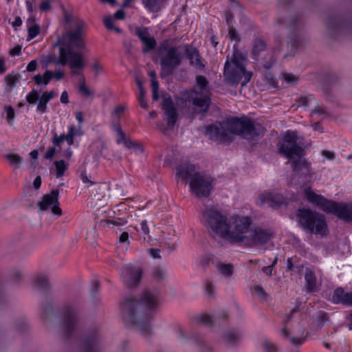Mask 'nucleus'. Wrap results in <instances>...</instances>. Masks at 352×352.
<instances>
[{
    "label": "nucleus",
    "mask_w": 352,
    "mask_h": 352,
    "mask_svg": "<svg viewBox=\"0 0 352 352\" xmlns=\"http://www.w3.org/2000/svg\"><path fill=\"white\" fill-rule=\"evenodd\" d=\"M159 289H146L139 300L126 298L120 307V314L126 327L133 329L146 338L153 333V311L160 304Z\"/></svg>",
    "instance_id": "nucleus-1"
},
{
    "label": "nucleus",
    "mask_w": 352,
    "mask_h": 352,
    "mask_svg": "<svg viewBox=\"0 0 352 352\" xmlns=\"http://www.w3.org/2000/svg\"><path fill=\"white\" fill-rule=\"evenodd\" d=\"M259 124L247 116L232 117L222 122H215L204 126V135L217 144L230 143L232 135L248 141L258 140L262 130Z\"/></svg>",
    "instance_id": "nucleus-2"
},
{
    "label": "nucleus",
    "mask_w": 352,
    "mask_h": 352,
    "mask_svg": "<svg viewBox=\"0 0 352 352\" xmlns=\"http://www.w3.org/2000/svg\"><path fill=\"white\" fill-rule=\"evenodd\" d=\"M83 22L77 23L74 31H67L64 35V45L59 48H63L66 56L69 59V67L71 69H82L84 62L81 53L75 50H83L85 48V43L82 37Z\"/></svg>",
    "instance_id": "nucleus-3"
},
{
    "label": "nucleus",
    "mask_w": 352,
    "mask_h": 352,
    "mask_svg": "<svg viewBox=\"0 0 352 352\" xmlns=\"http://www.w3.org/2000/svg\"><path fill=\"white\" fill-rule=\"evenodd\" d=\"M306 199L316 204L320 209L327 213L335 214L344 222H352V204L338 203L329 200L311 190L310 188L305 190Z\"/></svg>",
    "instance_id": "nucleus-4"
},
{
    "label": "nucleus",
    "mask_w": 352,
    "mask_h": 352,
    "mask_svg": "<svg viewBox=\"0 0 352 352\" xmlns=\"http://www.w3.org/2000/svg\"><path fill=\"white\" fill-rule=\"evenodd\" d=\"M223 76L226 82L231 86H236L241 81V87H244L250 82L252 74L246 71L244 58L239 50L234 52L231 61L228 58L226 61Z\"/></svg>",
    "instance_id": "nucleus-5"
},
{
    "label": "nucleus",
    "mask_w": 352,
    "mask_h": 352,
    "mask_svg": "<svg viewBox=\"0 0 352 352\" xmlns=\"http://www.w3.org/2000/svg\"><path fill=\"white\" fill-rule=\"evenodd\" d=\"M296 216L300 227L311 234L322 236L327 234V225L324 214L307 208H299Z\"/></svg>",
    "instance_id": "nucleus-6"
},
{
    "label": "nucleus",
    "mask_w": 352,
    "mask_h": 352,
    "mask_svg": "<svg viewBox=\"0 0 352 352\" xmlns=\"http://www.w3.org/2000/svg\"><path fill=\"white\" fill-rule=\"evenodd\" d=\"M229 220L226 214L213 206H206L201 219L211 235L223 239L228 235Z\"/></svg>",
    "instance_id": "nucleus-7"
},
{
    "label": "nucleus",
    "mask_w": 352,
    "mask_h": 352,
    "mask_svg": "<svg viewBox=\"0 0 352 352\" xmlns=\"http://www.w3.org/2000/svg\"><path fill=\"white\" fill-rule=\"evenodd\" d=\"M178 50V46H169L166 43L161 44L159 47L158 54L161 65L160 76L161 78L173 76L175 70L181 65L184 54Z\"/></svg>",
    "instance_id": "nucleus-8"
},
{
    "label": "nucleus",
    "mask_w": 352,
    "mask_h": 352,
    "mask_svg": "<svg viewBox=\"0 0 352 352\" xmlns=\"http://www.w3.org/2000/svg\"><path fill=\"white\" fill-rule=\"evenodd\" d=\"M252 219L248 216L236 215L232 217V221L229 220V227L228 228V235L225 236L224 239L237 243H243L248 239L250 226Z\"/></svg>",
    "instance_id": "nucleus-9"
},
{
    "label": "nucleus",
    "mask_w": 352,
    "mask_h": 352,
    "mask_svg": "<svg viewBox=\"0 0 352 352\" xmlns=\"http://www.w3.org/2000/svg\"><path fill=\"white\" fill-rule=\"evenodd\" d=\"M301 140L302 138L298 136L296 131H286L278 143L279 153L289 160H292L299 154H305Z\"/></svg>",
    "instance_id": "nucleus-10"
},
{
    "label": "nucleus",
    "mask_w": 352,
    "mask_h": 352,
    "mask_svg": "<svg viewBox=\"0 0 352 352\" xmlns=\"http://www.w3.org/2000/svg\"><path fill=\"white\" fill-rule=\"evenodd\" d=\"M80 303L77 300L66 303L61 315V328L65 337H70L75 331L78 321Z\"/></svg>",
    "instance_id": "nucleus-11"
},
{
    "label": "nucleus",
    "mask_w": 352,
    "mask_h": 352,
    "mask_svg": "<svg viewBox=\"0 0 352 352\" xmlns=\"http://www.w3.org/2000/svg\"><path fill=\"white\" fill-rule=\"evenodd\" d=\"M190 190L193 194L199 198H208L212 190V178L199 173L195 175L189 182Z\"/></svg>",
    "instance_id": "nucleus-12"
},
{
    "label": "nucleus",
    "mask_w": 352,
    "mask_h": 352,
    "mask_svg": "<svg viewBox=\"0 0 352 352\" xmlns=\"http://www.w3.org/2000/svg\"><path fill=\"white\" fill-rule=\"evenodd\" d=\"M299 21L300 16L297 14L292 16L287 24L289 29L287 47L289 50L288 52L283 55L284 58H287L289 56H294L302 43V39L298 31V23Z\"/></svg>",
    "instance_id": "nucleus-13"
},
{
    "label": "nucleus",
    "mask_w": 352,
    "mask_h": 352,
    "mask_svg": "<svg viewBox=\"0 0 352 352\" xmlns=\"http://www.w3.org/2000/svg\"><path fill=\"white\" fill-rule=\"evenodd\" d=\"M274 232L270 228L254 226L250 229L244 244L250 247L261 246L267 243L273 237Z\"/></svg>",
    "instance_id": "nucleus-14"
},
{
    "label": "nucleus",
    "mask_w": 352,
    "mask_h": 352,
    "mask_svg": "<svg viewBox=\"0 0 352 352\" xmlns=\"http://www.w3.org/2000/svg\"><path fill=\"white\" fill-rule=\"evenodd\" d=\"M189 102L193 106L195 113L205 116L208 113L211 104V98L208 94H204L195 89L190 90L188 95Z\"/></svg>",
    "instance_id": "nucleus-15"
},
{
    "label": "nucleus",
    "mask_w": 352,
    "mask_h": 352,
    "mask_svg": "<svg viewBox=\"0 0 352 352\" xmlns=\"http://www.w3.org/2000/svg\"><path fill=\"white\" fill-rule=\"evenodd\" d=\"M56 96L54 91H44L41 96L36 89H32L27 96L26 101L28 106L34 105L38 101L36 111L39 113H44L47 111L48 102Z\"/></svg>",
    "instance_id": "nucleus-16"
},
{
    "label": "nucleus",
    "mask_w": 352,
    "mask_h": 352,
    "mask_svg": "<svg viewBox=\"0 0 352 352\" xmlns=\"http://www.w3.org/2000/svg\"><path fill=\"white\" fill-rule=\"evenodd\" d=\"M102 340L98 328L91 329L87 333L81 345L82 352H102Z\"/></svg>",
    "instance_id": "nucleus-17"
},
{
    "label": "nucleus",
    "mask_w": 352,
    "mask_h": 352,
    "mask_svg": "<svg viewBox=\"0 0 352 352\" xmlns=\"http://www.w3.org/2000/svg\"><path fill=\"white\" fill-rule=\"evenodd\" d=\"M143 270L133 264L126 265L121 270V278L124 284L129 288L137 287L141 282Z\"/></svg>",
    "instance_id": "nucleus-18"
},
{
    "label": "nucleus",
    "mask_w": 352,
    "mask_h": 352,
    "mask_svg": "<svg viewBox=\"0 0 352 352\" xmlns=\"http://www.w3.org/2000/svg\"><path fill=\"white\" fill-rule=\"evenodd\" d=\"M59 190L53 189L50 193L45 195L42 200L38 201L37 206L39 207L41 210H47L50 208H52V213L58 217L62 214V210L59 207Z\"/></svg>",
    "instance_id": "nucleus-19"
},
{
    "label": "nucleus",
    "mask_w": 352,
    "mask_h": 352,
    "mask_svg": "<svg viewBox=\"0 0 352 352\" xmlns=\"http://www.w3.org/2000/svg\"><path fill=\"white\" fill-rule=\"evenodd\" d=\"M303 155L304 154H299L292 160L289 161L292 162V170L296 175L303 176L307 179L308 177H311V163L304 158Z\"/></svg>",
    "instance_id": "nucleus-20"
},
{
    "label": "nucleus",
    "mask_w": 352,
    "mask_h": 352,
    "mask_svg": "<svg viewBox=\"0 0 352 352\" xmlns=\"http://www.w3.org/2000/svg\"><path fill=\"white\" fill-rule=\"evenodd\" d=\"M135 34L144 45L142 49L144 54L155 49L157 46L156 40L151 36L147 28L137 27L135 30Z\"/></svg>",
    "instance_id": "nucleus-21"
},
{
    "label": "nucleus",
    "mask_w": 352,
    "mask_h": 352,
    "mask_svg": "<svg viewBox=\"0 0 352 352\" xmlns=\"http://www.w3.org/2000/svg\"><path fill=\"white\" fill-rule=\"evenodd\" d=\"M228 318V313L226 310L217 311L213 318L206 314H200L194 317V320L199 324L211 326L214 324H220Z\"/></svg>",
    "instance_id": "nucleus-22"
},
{
    "label": "nucleus",
    "mask_w": 352,
    "mask_h": 352,
    "mask_svg": "<svg viewBox=\"0 0 352 352\" xmlns=\"http://www.w3.org/2000/svg\"><path fill=\"white\" fill-rule=\"evenodd\" d=\"M162 109L164 110L165 115L166 116L168 127L173 129L178 119V113L170 97L164 98Z\"/></svg>",
    "instance_id": "nucleus-23"
},
{
    "label": "nucleus",
    "mask_w": 352,
    "mask_h": 352,
    "mask_svg": "<svg viewBox=\"0 0 352 352\" xmlns=\"http://www.w3.org/2000/svg\"><path fill=\"white\" fill-rule=\"evenodd\" d=\"M243 331L236 328L225 331L221 336V341L227 347H234L239 344L243 338Z\"/></svg>",
    "instance_id": "nucleus-24"
},
{
    "label": "nucleus",
    "mask_w": 352,
    "mask_h": 352,
    "mask_svg": "<svg viewBox=\"0 0 352 352\" xmlns=\"http://www.w3.org/2000/svg\"><path fill=\"white\" fill-rule=\"evenodd\" d=\"M299 306L296 305L291 310L289 314L286 315L284 319V326L280 331L281 336L285 339H289L290 342L294 346L302 344L304 342L305 339L300 337L297 338L295 337H290V332L287 328V323L292 319L293 315L299 312Z\"/></svg>",
    "instance_id": "nucleus-25"
},
{
    "label": "nucleus",
    "mask_w": 352,
    "mask_h": 352,
    "mask_svg": "<svg viewBox=\"0 0 352 352\" xmlns=\"http://www.w3.org/2000/svg\"><path fill=\"white\" fill-rule=\"evenodd\" d=\"M184 47L185 55L189 60L190 64L198 70H204L205 69V65L201 60L199 51L192 45H186Z\"/></svg>",
    "instance_id": "nucleus-26"
},
{
    "label": "nucleus",
    "mask_w": 352,
    "mask_h": 352,
    "mask_svg": "<svg viewBox=\"0 0 352 352\" xmlns=\"http://www.w3.org/2000/svg\"><path fill=\"white\" fill-rule=\"evenodd\" d=\"M331 300L336 304L352 306V292H346L342 287L334 290Z\"/></svg>",
    "instance_id": "nucleus-27"
},
{
    "label": "nucleus",
    "mask_w": 352,
    "mask_h": 352,
    "mask_svg": "<svg viewBox=\"0 0 352 352\" xmlns=\"http://www.w3.org/2000/svg\"><path fill=\"white\" fill-rule=\"evenodd\" d=\"M69 59L66 56V52L63 48H59V55L57 57L55 54H50L45 56L42 63L45 67H47L51 63H55L56 65H60L65 66L67 64L69 65Z\"/></svg>",
    "instance_id": "nucleus-28"
},
{
    "label": "nucleus",
    "mask_w": 352,
    "mask_h": 352,
    "mask_svg": "<svg viewBox=\"0 0 352 352\" xmlns=\"http://www.w3.org/2000/svg\"><path fill=\"white\" fill-rule=\"evenodd\" d=\"M195 165L190 163H184L176 168V176L182 179H189V181L195 175H198Z\"/></svg>",
    "instance_id": "nucleus-29"
},
{
    "label": "nucleus",
    "mask_w": 352,
    "mask_h": 352,
    "mask_svg": "<svg viewBox=\"0 0 352 352\" xmlns=\"http://www.w3.org/2000/svg\"><path fill=\"white\" fill-rule=\"evenodd\" d=\"M261 199L263 204L272 208H278L283 204V198L278 194L262 195Z\"/></svg>",
    "instance_id": "nucleus-30"
},
{
    "label": "nucleus",
    "mask_w": 352,
    "mask_h": 352,
    "mask_svg": "<svg viewBox=\"0 0 352 352\" xmlns=\"http://www.w3.org/2000/svg\"><path fill=\"white\" fill-rule=\"evenodd\" d=\"M328 28L333 31H338L348 24V21L344 20L341 16H330L326 21Z\"/></svg>",
    "instance_id": "nucleus-31"
},
{
    "label": "nucleus",
    "mask_w": 352,
    "mask_h": 352,
    "mask_svg": "<svg viewBox=\"0 0 352 352\" xmlns=\"http://www.w3.org/2000/svg\"><path fill=\"white\" fill-rule=\"evenodd\" d=\"M305 280L307 291L309 292H315L316 290V277L314 272L309 268L305 270Z\"/></svg>",
    "instance_id": "nucleus-32"
},
{
    "label": "nucleus",
    "mask_w": 352,
    "mask_h": 352,
    "mask_svg": "<svg viewBox=\"0 0 352 352\" xmlns=\"http://www.w3.org/2000/svg\"><path fill=\"white\" fill-rule=\"evenodd\" d=\"M267 47L265 41L259 37L254 39L252 53L255 60H258L261 52L264 51Z\"/></svg>",
    "instance_id": "nucleus-33"
},
{
    "label": "nucleus",
    "mask_w": 352,
    "mask_h": 352,
    "mask_svg": "<svg viewBox=\"0 0 352 352\" xmlns=\"http://www.w3.org/2000/svg\"><path fill=\"white\" fill-rule=\"evenodd\" d=\"M192 340L198 347L200 352H206L211 350L210 346L204 340L201 335L195 333L192 336Z\"/></svg>",
    "instance_id": "nucleus-34"
},
{
    "label": "nucleus",
    "mask_w": 352,
    "mask_h": 352,
    "mask_svg": "<svg viewBox=\"0 0 352 352\" xmlns=\"http://www.w3.org/2000/svg\"><path fill=\"white\" fill-rule=\"evenodd\" d=\"M5 158L14 169L21 168L22 164H23V158L16 153L7 154L5 155Z\"/></svg>",
    "instance_id": "nucleus-35"
},
{
    "label": "nucleus",
    "mask_w": 352,
    "mask_h": 352,
    "mask_svg": "<svg viewBox=\"0 0 352 352\" xmlns=\"http://www.w3.org/2000/svg\"><path fill=\"white\" fill-rule=\"evenodd\" d=\"M53 78V72L50 70H46L43 76L41 74L35 75L33 78L35 83L38 85L44 84L47 85L49 84L52 78Z\"/></svg>",
    "instance_id": "nucleus-36"
},
{
    "label": "nucleus",
    "mask_w": 352,
    "mask_h": 352,
    "mask_svg": "<svg viewBox=\"0 0 352 352\" xmlns=\"http://www.w3.org/2000/svg\"><path fill=\"white\" fill-rule=\"evenodd\" d=\"M94 147L96 151L94 154V159L98 160L101 157H105L104 151L107 150V146L104 141L99 140L94 144Z\"/></svg>",
    "instance_id": "nucleus-37"
},
{
    "label": "nucleus",
    "mask_w": 352,
    "mask_h": 352,
    "mask_svg": "<svg viewBox=\"0 0 352 352\" xmlns=\"http://www.w3.org/2000/svg\"><path fill=\"white\" fill-rule=\"evenodd\" d=\"M152 276L158 281L164 280L167 276L166 267L162 266L154 267L152 271Z\"/></svg>",
    "instance_id": "nucleus-38"
},
{
    "label": "nucleus",
    "mask_w": 352,
    "mask_h": 352,
    "mask_svg": "<svg viewBox=\"0 0 352 352\" xmlns=\"http://www.w3.org/2000/svg\"><path fill=\"white\" fill-rule=\"evenodd\" d=\"M233 265L230 263H222L217 266L219 273L226 277H230L233 274Z\"/></svg>",
    "instance_id": "nucleus-39"
},
{
    "label": "nucleus",
    "mask_w": 352,
    "mask_h": 352,
    "mask_svg": "<svg viewBox=\"0 0 352 352\" xmlns=\"http://www.w3.org/2000/svg\"><path fill=\"white\" fill-rule=\"evenodd\" d=\"M276 63V58L272 53L267 54L262 60V67L265 69H270Z\"/></svg>",
    "instance_id": "nucleus-40"
},
{
    "label": "nucleus",
    "mask_w": 352,
    "mask_h": 352,
    "mask_svg": "<svg viewBox=\"0 0 352 352\" xmlns=\"http://www.w3.org/2000/svg\"><path fill=\"white\" fill-rule=\"evenodd\" d=\"M196 85L199 88V91H208L209 90V82L207 78L201 75L196 76Z\"/></svg>",
    "instance_id": "nucleus-41"
},
{
    "label": "nucleus",
    "mask_w": 352,
    "mask_h": 352,
    "mask_svg": "<svg viewBox=\"0 0 352 352\" xmlns=\"http://www.w3.org/2000/svg\"><path fill=\"white\" fill-rule=\"evenodd\" d=\"M35 283L40 290H47L49 288V280L45 275L37 276Z\"/></svg>",
    "instance_id": "nucleus-42"
},
{
    "label": "nucleus",
    "mask_w": 352,
    "mask_h": 352,
    "mask_svg": "<svg viewBox=\"0 0 352 352\" xmlns=\"http://www.w3.org/2000/svg\"><path fill=\"white\" fill-rule=\"evenodd\" d=\"M54 165L56 168V177H62L68 168V164H67L63 160L56 161L54 162Z\"/></svg>",
    "instance_id": "nucleus-43"
},
{
    "label": "nucleus",
    "mask_w": 352,
    "mask_h": 352,
    "mask_svg": "<svg viewBox=\"0 0 352 352\" xmlns=\"http://www.w3.org/2000/svg\"><path fill=\"white\" fill-rule=\"evenodd\" d=\"M261 352H277L276 346L269 340H264L261 343Z\"/></svg>",
    "instance_id": "nucleus-44"
},
{
    "label": "nucleus",
    "mask_w": 352,
    "mask_h": 352,
    "mask_svg": "<svg viewBox=\"0 0 352 352\" xmlns=\"http://www.w3.org/2000/svg\"><path fill=\"white\" fill-rule=\"evenodd\" d=\"M28 326L26 322L23 320L16 321L12 327L13 330L19 333H23L25 332L28 329Z\"/></svg>",
    "instance_id": "nucleus-45"
},
{
    "label": "nucleus",
    "mask_w": 352,
    "mask_h": 352,
    "mask_svg": "<svg viewBox=\"0 0 352 352\" xmlns=\"http://www.w3.org/2000/svg\"><path fill=\"white\" fill-rule=\"evenodd\" d=\"M124 144L129 149H133L135 151H140L141 153L144 152L143 148L139 143L133 142L129 138L125 141Z\"/></svg>",
    "instance_id": "nucleus-46"
},
{
    "label": "nucleus",
    "mask_w": 352,
    "mask_h": 352,
    "mask_svg": "<svg viewBox=\"0 0 352 352\" xmlns=\"http://www.w3.org/2000/svg\"><path fill=\"white\" fill-rule=\"evenodd\" d=\"M329 320V315L324 311H320L317 316L316 322L318 327H322Z\"/></svg>",
    "instance_id": "nucleus-47"
},
{
    "label": "nucleus",
    "mask_w": 352,
    "mask_h": 352,
    "mask_svg": "<svg viewBox=\"0 0 352 352\" xmlns=\"http://www.w3.org/2000/svg\"><path fill=\"white\" fill-rule=\"evenodd\" d=\"M79 92L87 97H90L93 95V92L87 87L84 78L80 80Z\"/></svg>",
    "instance_id": "nucleus-48"
},
{
    "label": "nucleus",
    "mask_w": 352,
    "mask_h": 352,
    "mask_svg": "<svg viewBox=\"0 0 352 352\" xmlns=\"http://www.w3.org/2000/svg\"><path fill=\"white\" fill-rule=\"evenodd\" d=\"M40 32V26L34 23L33 25L30 27L28 28V40L30 41L31 39L34 38L36 36H38V34Z\"/></svg>",
    "instance_id": "nucleus-49"
},
{
    "label": "nucleus",
    "mask_w": 352,
    "mask_h": 352,
    "mask_svg": "<svg viewBox=\"0 0 352 352\" xmlns=\"http://www.w3.org/2000/svg\"><path fill=\"white\" fill-rule=\"evenodd\" d=\"M314 100L315 98L314 95L309 94L305 96H300L297 101L299 102L300 105L307 107L309 103Z\"/></svg>",
    "instance_id": "nucleus-50"
},
{
    "label": "nucleus",
    "mask_w": 352,
    "mask_h": 352,
    "mask_svg": "<svg viewBox=\"0 0 352 352\" xmlns=\"http://www.w3.org/2000/svg\"><path fill=\"white\" fill-rule=\"evenodd\" d=\"M5 111L6 112L7 116L6 119L8 120V122L10 124H13V120L15 117V113L14 109L11 106L6 107L5 108Z\"/></svg>",
    "instance_id": "nucleus-51"
},
{
    "label": "nucleus",
    "mask_w": 352,
    "mask_h": 352,
    "mask_svg": "<svg viewBox=\"0 0 352 352\" xmlns=\"http://www.w3.org/2000/svg\"><path fill=\"white\" fill-rule=\"evenodd\" d=\"M158 0H142V3L150 11H155L157 7Z\"/></svg>",
    "instance_id": "nucleus-52"
},
{
    "label": "nucleus",
    "mask_w": 352,
    "mask_h": 352,
    "mask_svg": "<svg viewBox=\"0 0 352 352\" xmlns=\"http://www.w3.org/2000/svg\"><path fill=\"white\" fill-rule=\"evenodd\" d=\"M215 287L211 281L207 280L205 284V292L208 297L212 298L214 294Z\"/></svg>",
    "instance_id": "nucleus-53"
},
{
    "label": "nucleus",
    "mask_w": 352,
    "mask_h": 352,
    "mask_svg": "<svg viewBox=\"0 0 352 352\" xmlns=\"http://www.w3.org/2000/svg\"><path fill=\"white\" fill-rule=\"evenodd\" d=\"M41 309L42 314L45 318L51 315L53 311L52 305L50 302H45L41 306Z\"/></svg>",
    "instance_id": "nucleus-54"
},
{
    "label": "nucleus",
    "mask_w": 352,
    "mask_h": 352,
    "mask_svg": "<svg viewBox=\"0 0 352 352\" xmlns=\"http://www.w3.org/2000/svg\"><path fill=\"white\" fill-rule=\"evenodd\" d=\"M80 128L77 129L76 126L74 124H72L69 126V131H68L67 134L71 135L72 142L73 144L74 143V138L77 135H80Z\"/></svg>",
    "instance_id": "nucleus-55"
},
{
    "label": "nucleus",
    "mask_w": 352,
    "mask_h": 352,
    "mask_svg": "<svg viewBox=\"0 0 352 352\" xmlns=\"http://www.w3.org/2000/svg\"><path fill=\"white\" fill-rule=\"evenodd\" d=\"M126 223V220L124 218H116L114 219H109L107 221V223L112 224L118 228H121L122 226H124Z\"/></svg>",
    "instance_id": "nucleus-56"
},
{
    "label": "nucleus",
    "mask_w": 352,
    "mask_h": 352,
    "mask_svg": "<svg viewBox=\"0 0 352 352\" xmlns=\"http://www.w3.org/2000/svg\"><path fill=\"white\" fill-rule=\"evenodd\" d=\"M312 114L329 116V113L324 105L317 104L311 112Z\"/></svg>",
    "instance_id": "nucleus-57"
},
{
    "label": "nucleus",
    "mask_w": 352,
    "mask_h": 352,
    "mask_svg": "<svg viewBox=\"0 0 352 352\" xmlns=\"http://www.w3.org/2000/svg\"><path fill=\"white\" fill-rule=\"evenodd\" d=\"M100 287V281L98 280L94 279L91 280V287H90V293L91 295L94 297H96V294Z\"/></svg>",
    "instance_id": "nucleus-58"
},
{
    "label": "nucleus",
    "mask_w": 352,
    "mask_h": 352,
    "mask_svg": "<svg viewBox=\"0 0 352 352\" xmlns=\"http://www.w3.org/2000/svg\"><path fill=\"white\" fill-rule=\"evenodd\" d=\"M283 78L289 84L296 83L298 80V78L292 73H285Z\"/></svg>",
    "instance_id": "nucleus-59"
},
{
    "label": "nucleus",
    "mask_w": 352,
    "mask_h": 352,
    "mask_svg": "<svg viewBox=\"0 0 352 352\" xmlns=\"http://www.w3.org/2000/svg\"><path fill=\"white\" fill-rule=\"evenodd\" d=\"M56 0H43L41 1L39 9L42 12H47L51 9L50 3L55 1Z\"/></svg>",
    "instance_id": "nucleus-60"
},
{
    "label": "nucleus",
    "mask_w": 352,
    "mask_h": 352,
    "mask_svg": "<svg viewBox=\"0 0 352 352\" xmlns=\"http://www.w3.org/2000/svg\"><path fill=\"white\" fill-rule=\"evenodd\" d=\"M58 150L57 147L53 145V146L50 147L45 153L43 157L46 160H52Z\"/></svg>",
    "instance_id": "nucleus-61"
},
{
    "label": "nucleus",
    "mask_w": 352,
    "mask_h": 352,
    "mask_svg": "<svg viewBox=\"0 0 352 352\" xmlns=\"http://www.w3.org/2000/svg\"><path fill=\"white\" fill-rule=\"evenodd\" d=\"M53 133V138L52 140V142L54 146L57 147V148L59 150L61 148V144L63 142V141L60 139V138L58 137V135L56 132H52Z\"/></svg>",
    "instance_id": "nucleus-62"
},
{
    "label": "nucleus",
    "mask_w": 352,
    "mask_h": 352,
    "mask_svg": "<svg viewBox=\"0 0 352 352\" xmlns=\"http://www.w3.org/2000/svg\"><path fill=\"white\" fill-rule=\"evenodd\" d=\"M144 96H145V91H140L139 98H138L140 104L142 108L146 109L148 108V105L144 98Z\"/></svg>",
    "instance_id": "nucleus-63"
},
{
    "label": "nucleus",
    "mask_w": 352,
    "mask_h": 352,
    "mask_svg": "<svg viewBox=\"0 0 352 352\" xmlns=\"http://www.w3.org/2000/svg\"><path fill=\"white\" fill-rule=\"evenodd\" d=\"M229 35L231 41H240V37L235 28L233 27H229Z\"/></svg>",
    "instance_id": "nucleus-64"
}]
</instances>
